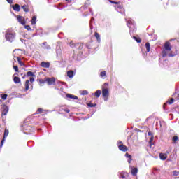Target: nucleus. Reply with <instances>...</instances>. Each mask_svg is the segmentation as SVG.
<instances>
[{"label": "nucleus", "instance_id": "nucleus-1", "mask_svg": "<svg viewBox=\"0 0 179 179\" xmlns=\"http://www.w3.org/2000/svg\"><path fill=\"white\" fill-rule=\"evenodd\" d=\"M16 38V33L12 31L10 29H7L5 34V38L8 43H13L15 38Z\"/></svg>", "mask_w": 179, "mask_h": 179}, {"label": "nucleus", "instance_id": "nucleus-2", "mask_svg": "<svg viewBox=\"0 0 179 179\" xmlns=\"http://www.w3.org/2000/svg\"><path fill=\"white\" fill-rule=\"evenodd\" d=\"M127 26L130 29V34H132L134 31H136V26L135 25V22L132 20H127Z\"/></svg>", "mask_w": 179, "mask_h": 179}, {"label": "nucleus", "instance_id": "nucleus-3", "mask_svg": "<svg viewBox=\"0 0 179 179\" xmlns=\"http://www.w3.org/2000/svg\"><path fill=\"white\" fill-rule=\"evenodd\" d=\"M17 19L19 23H20V24H22V26H24V24H26V20H24V17L21 15H17Z\"/></svg>", "mask_w": 179, "mask_h": 179}, {"label": "nucleus", "instance_id": "nucleus-4", "mask_svg": "<svg viewBox=\"0 0 179 179\" xmlns=\"http://www.w3.org/2000/svg\"><path fill=\"white\" fill-rule=\"evenodd\" d=\"M45 82H47L48 85H54L55 83V78H47L45 79Z\"/></svg>", "mask_w": 179, "mask_h": 179}, {"label": "nucleus", "instance_id": "nucleus-5", "mask_svg": "<svg viewBox=\"0 0 179 179\" xmlns=\"http://www.w3.org/2000/svg\"><path fill=\"white\" fill-rule=\"evenodd\" d=\"M119 150H121V152H127L128 148L124 145V144H120L118 145Z\"/></svg>", "mask_w": 179, "mask_h": 179}, {"label": "nucleus", "instance_id": "nucleus-6", "mask_svg": "<svg viewBox=\"0 0 179 179\" xmlns=\"http://www.w3.org/2000/svg\"><path fill=\"white\" fill-rule=\"evenodd\" d=\"M9 113V108L7 106H5L2 108V115H6Z\"/></svg>", "mask_w": 179, "mask_h": 179}, {"label": "nucleus", "instance_id": "nucleus-7", "mask_svg": "<svg viewBox=\"0 0 179 179\" xmlns=\"http://www.w3.org/2000/svg\"><path fill=\"white\" fill-rule=\"evenodd\" d=\"M164 50L166 51H171V46H170V43L166 42L164 45Z\"/></svg>", "mask_w": 179, "mask_h": 179}, {"label": "nucleus", "instance_id": "nucleus-8", "mask_svg": "<svg viewBox=\"0 0 179 179\" xmlns=\"http://www.w3.org/2000/svg\"><path fill=\"white\" fill-rule=\"evenodd\" d=\"M131 173L132 176H136L138 174V168L131 166Z\"/></svg>", "mask_w": 179, "mask_h": 179}, {"label": "nucleus", "instance_id": "nucleus-9", "mask_svg": "<svg viewBox=\"0 0 179 179\" xmlns=\"http://www.w3.org/2000/svg\"><path fill=\"white\" fill-rule=\"evenodd\" d=\"M42 48H43V50H51V46L47 45V42H43L42 43Z\"/></svg>", "mask_w": 179, "mask_h": 179}, {"label": "nucleus", "instance_id": "nucleus-10", "mask_svg": "<svg viewBox=\"0 0 179 179\" xmlns=\"http://www.w3.org/2000/svg\"><path fill=\"white\" fill-rule=\"evenodd\" d=\"M117 11L119 12V13H121V15H125V10L121 7V6H119L117 8Z\"/></svg>", "mask_w": 179, "mask_h": 179}, {"label": "nucleus", "instance_id": "nucleus-11", "mask_svg": "<svg viewBox=\"0 0 179 179\" xmlns=\"http://www.w3.org/2000/svg\"><path fill=\"white\" fill-rule=\"evenodd\" d=\"M41 66L42 68H50V62H42L41 63Z\"/></svg>", "mask_w": 179, "mask_h": 179}, {"label": "nucleus", "instance_id": "nucleus-12", "mask_svg": "<svg viewBox=\"0 0 179 179\" xmlns=\"http://www.w3.org/2000/svg\"><path fill=\"white\" fill-rule=\"evenodd\" d=\"M66 97H67V99H72L73 100H78V99L77 96L69 94H66Z\"/></svg>", "mask_w": 179, "mask_h": 179}, {"label": "nucleus", "instance_id": "nucleus-13", "mask_svg": "<svg viewBox=\"0 0 179 179\" xmlns=\"http://www.w3.org/2000/svg\"><path fill=\"white\" fill-rule=\"evenodd\" d=\"M102 96L103 97H107V96H108V90H107V88L102 90Z\"/></svg>", "mask_w": 179, "mask_h": 179}, {"label": "nucleus", "instance_id": "nucleus-14", "mask_svg": "<svg viewBox=\"0 0 179 179\" xmlns=\"http://www.w3.org/2000/svg\"><path fill=\"white\" fill-rule=\"evenodd\" d=\"M40 113H51V110H43V108H38L37 110L36 114H40Z\"/></svg>", "mask_w": 179, "mask_h": 179}, {"label": "nucleus", "instance_id": "nucleus-15", "mask_svg": "<svg viewBox=\"0 0 179 179\" xmlns=\"http://www.w3.org/2000/svg\"><path fill=\"white\" fill-rule=\"evenodd\" d=\"M13 9L15 12H20V6L19 4H15L13 6Z\"/></svg>", "mask_w": 179, "mask_h": 179}, {"label": "nucleus", "instance_id": "nucleus-16", "mask_svg": "<svg viewBox=\"0 0 179 179\" xmlns=\"http://www.w3.org/2000/svg\"><path fill=\"white\" fill-rule=\"evenodd\" d=\"M173 103H174V98H171L169 101L164 104V110H166V106H167V104H173Z\"/></svg>", "mask_w": 179, "mask_h": 179}, {"label": "nucleus", "instance_id": "nucleus-17", "mask_svg": "<svg viewBox=\"0 0 179 179\" xmlns=\"http://www.w3.org/2000/svg\"><path fill=\"white\" fill-rule=\"evenodd\" d=\"M159 159H161V160H166V159H167V154L160 153L159 154Z\"/></svg>", "mask_w": 179, "mask_h": 179}, {"label": "nucleus", "instance_id": "nucleus-18", "mask_svg": "<svg viewBox=\"0 0 179 179\" xmlns=\"http://www.w3.org/2000/svg\"><path fill=\"white\" fill-rule=\"evenodd\" d=\"M67 76L69 78H73V76H75V73H73V71L70 70L67 71Z\"/></svg>", "mask_w": 179, "mask_h": 179}, {"label": "nucleus", "instance_id": "nucleus-19", "mask_svg": "<svg viewBox=\"0 0 179 179\" xmlns=\"http://www.w3.org/2000/svg\"><path fill=\"white\" fill-rule=\"evenodd\" d=\"M94 37H96L98 43H100L101 41V38H100V34L98 32L94 33Z\"/></svg>", "mask_w": 179, "mask_h": 179}, {"label": "nucleus", "instance_id": "nucleus-20", "mask_svg": "<svg viewBox=\"0 0 179 179\" xmlns=\"http://www.w3.org/2000/svg\"><path fill=\"white\" fill-rule=\"evenodd\" d=\"M128 177V173H120V176L119 177L120 179H127Z\"/></svg>", "mask_w": 179, "mask_h": 179}, {"label": "nucleus", "instance_id": "nucleus-21", "mask_svg": "<svg viewBox=\"0 0 179 179\" xmlns=\"http://www.w3.org/2000/svg\"><path fill=\"white\" fill-rule=\"evenodd\" d=\"M125 157L128 159V163H131L132 162V157L131 156V155L128 154V152L125 154Z\"/></svg>", "mask_w": 179, "mask_h": 179}, {"label": "nucleus", "instance_id": "nucleus-22", "mask_svg": "<svg viewBox=\"0 0 179 179\" xmlns=\"http://www.w3.org/2000/svg\"><path fill=\"white\" fill-rule=\"evenodd\" d=\"M172 141H173V145H176V143H177V142H178V136H173L172 138Z\"/></svg>", "mask_w": 179, "mask_h": 179}, {"label": "nucleus", "instance_id": "nucleus-23", "mask_svg": "<svg viewBox=\"0 0 179 179\" xmlns=\"http://www.w3.org/2000/svg\"><path fill=\"white\" fill-rule=\"evenodd\" d=\"M37 20V17L36 16H33L31 20V23L32 24V26H34V24H36V21Z\"/></svg>", "mask_w": 179, "mask_h": 179}, {"label": "nucleus", "instance_id": "nucleus-24", "mask_svg": "<svg viewBox=\"0 0 179 179\" xmlns=\"http://www.w3.org/2000/svg\"><path fill=\"white\" fill-rule=\"evenodd\" d=\"M22 129L24 131H29V129H30V126L24 124H22Z\"/></svg>", "mask_w": 179, "mask_h": 179}, {"label": "nucleus", "instance_id": "nucleus-25", "mask_svg": "<svg viewBox=\"0 0 179 179\" xmlns=\"http://www.w3.org/2000/svg\"><path fill=\"white\" fill-rule=\"evenodd\" d=\"M145 48H146L147 52H149L150 51V43H149V42H147L145 43Z\"/></svg>", "mask_w": 179, "mask_h": 179}, {"label": "nucleus", "instance_id": "nucleus-26", "mask_svg": "<svg viewBox=\"0 0 179 179\" xmlns=\"http://www.w3.org/2000/svg\"><path fill=\"white\" fill-rule=\"evenodd\" d=\"M17 60L18 62L19 65H20V66H24V63L22 62V59H20V57H17Z\"/></svg>", "mask_w": 179, "mask_h": 179}, {"label": "nucleus", "instance_id": "nucleus-27", "mask_svg": "<svg viewBox=\"0 0 179 179\" xmlns=\"http://www.w3.org/2000/svg\"><path fill=\"white\" fill-rule=\"evenodd\" d=\"M14 83H20V78L17 76L14 77L13 78Z\"/></svg>", "mask_w": 179, "mask_h": 179}, {"label": "nucleus", "instance_id": "nucleus-28", "mask_svg": "<svg viewBox=\"0 0 179 179\" xmlns=\"http://www.w3.org/2000/svg\"><path fill=\"white\" fill-rule=\"evenodd\" d=\"M8 135H9V130H8V129H6L4 131V134H3V137L5 139H6V138H8Z\"/></svg>", "mask_w": 179, "mask_h": 179}, {"label": "nucleus", "instance_id": "nucleus-29", "mask_svg": "<svg viewBox=\"0 0 179 179\" xmlns=\"http://www.w3.org/2000/svg\"><path fill=\"white\" fill-rule=\"evenodd\" d=\"M90 5V0H87L85 3L84 6L83 7L84 9H86V8H87V6H89Z\"/></svg>", "mask_w": 179, "mask_h": 179}, {"label": "nucleus", "instance_id": "nucleus-30", "mask_svg": "<svg viewBox=\"0 0 179 179\" xmlns=\"http://www.w3.org/2000/svg\"><path fill=\"white\" fill-rule=\"evenodd\" d=\"M29 80H27L25 82V92H27V90H29Z\"/></svg>", "mask_w": 179, "mask_h": 179}, {"label": "nucleus", "instance_id": "nucleus-31", "mask_svg": "<svg viewBox=\"0 0 179 179\" xmlns=\"http://www.w3.org/2000/svg\"><path fill=\"white\" fill-rule=\"evenodd\" d=\"M101 94V90H98L96 91V92H95L96 97H97V98L100 97Z\"/></svg>", "mask_w": 179, "mask_h": 179}, {"label": "nucleus", "instance_id": "nucleus-32", "mask_svg": "<svg viewBox=\"0 0 179 179\" xmlns=\"http://www.w3.org/2000/svg\"><path fill=\"white\" fill-rule=\"evenodd\" d=\"M107 75V72L106 71H101L100 73V76L101 78H102L103 79H104V76H106Z\"/></svg>", "mask_w": 179, "mask_h": 179}, {"label": "nucleus", "instance_id": "nucleus-33", "mask_svg": "<svg viewBox=\"0 0 179 179\" xmlns=\"http://www.w3.org/2000/svg\"><path fill=\"white\" fill-rule=\"evenodd\" d=\"M24 12H29V8L27 7V5H24L22 6Z\"/></svg>", "mask_w": 179, "mask_h": 179}, {"label": "nucleus", "instance_id": "nucleus-34", "mask_svg": "<svg viewBox=\"0 0 179 179\" xmlns=\"http://www.w3.org/2000/svg\"><path fill=\"white\" fill-rule=\"evenodd\" d=\"M93 22H94V17L91 18V20L90 22V26L91 30H92V29H93Z\"/></svg>", "mask_w": 179, "mask_h": 179}, {"label": "nucleus", "instance_id": "nucleus-35", "mask_svg": "<svg viewBox=\"0 0 179 179\" xmlns=\"http://www.w3.org/2000/svg\"><path fill=\"white\" fill-rule=\"evenodd\" d=\"M167 51H169V50H166L164 49L162 50V57L164 58L166 57L168 55Z\"/></svg>", "mask_w": 179, "mask_h": 179}, {"label": "nucleus", "instance_id": "nucleus-36", "mask_svg": "<svg viewBox=\"0 0 179 179\" xmlns=\"http://www.w3.org/2000/svg\"><path fill=\"white\" fill-rule=\"evenodd\" d=\"M133 38H134V40H135L136 41V43H141V41H142L141 40V38H139V37L133 36Z\"/></svg>", "mask_w": 179, "mask_h": 179}, {"label": "nucleus", "instance_id": "nucleus-37", "mask_svg": "<svg viewBox=\"0 0 179 179\" xmlns=\"http://www.w3.org/2000/svg\"><path fill=\"white\" fill-rule=\"evenodd\" d=\"M81 94L83 96H87V94H89V91H87V90H83L82 92H81Z\"/></svg>", "mask_w": 179, "mask_h": 179}, {"label": "nucleus", "instance_id": "nucleus-38", "mask_svg": "<svg viewBox=\"0 0 179 179\" xmlns=\"http://www.w3.org/2000/svg\"><path fill=\"white\" fill-rule=\"evenodd\" d=\"M69 45L71 47V48H75V47H76V45L73 43V41H72L69 43Z\"/></svg>", "mask_w": 179, "mask_h": 179}, {"label": "nucleus", "instance_id": "nucleus-39", "mask_svg": "<svg viewBox=\"0 0 179 179\" xmlns=\"http://www.w3.org/2000/svg\"><path fill=\"white\" fill-rule=\"evenodd\" d=\"M27 76H36L32 71H28L27 73Z\"/></svg>", "mask_w": 179, "mask_h": 179}, {"label": "nucleus", "instance_id": "nucleus-40", "mask_svg": "<svg viewBox=\"0 0 179 179\" xmlns=\"http://www.w3.org/2000/svg\"><path fill=\"white\" fill-rule=\"evenodd\" d=\"M7 97H8V94H1V99L3 100H6Z\"/></svg>", "mask_w": 179, "mask_h": 179}, {"label": "nucleus", "instance_id": "nucleus-41", "mask_svg": "<svg viewBox=\"0 0 179 179\" xmlns=\"http://www.w3.org/2000/svg\"><path fill=\"white\" fill-rule=\"evenodd\" d=\"M87 106H88V107H96V106H97V104L89 103H87Z\"/></svg>", "mask_w": 179, "mask_h": 179}, {"label": "nucleus", "instance_id": "nucleus-42", "mask_svg": "<svg viewBox=\"0 0 179 179\" xmlns=\"http://www.w3.org/2000/svg\"><path fill=\"white\" fill-rule=\"evenodd\" d=\"M6 138H3L1 142L0 148H2L3 146V143H5V141Z\"/></svg>", "mask_w": 179, "mask_h": 179}, {"label": "nucleus", "instance_id": "nucleus-43", "mask_svg": "<svg viewBox=\"0 0 179 179\" xmlns=\"http://www.w3.org/2000/svg\"><path fill=\"white\" fill-rule=\"evenodd\" d=\"M173 176H179V171H173Z\"/></svg>", "mask_w": 179, "mask_h": 179}, {"label": "nucleus", "instance_id": "nucleus-44", "mask_svg": "<svg viewBox=\"0 0 179 179\" xmlns=\"http://www.w3.org/2000/svg\"><path fill=\"white\" fill-rule=\"evenodd\" d=\"M13 69L15 72H19V67L17 66H13Z\"/></svg>", "mask_w": 179, "mask_h": 179}, {"label": "nucleus", "instance_id": "nucleus-45", "mask_svg": "<svg viewBox=\"0 0 179 179\" xmlns=\"http://www.w3.org/2000/svg\"><path fill=\"white\" fill-rule=\"evenodd\" d=\"M173 96L176 100H179V94H174Z\"/></svg>", "mask_w": 179, "mask_h": 179}, {"label": "nucleus", "instance_id": "nucleus-46", "mask_svg": "<svg viewBox=\"0 0 179 179\" xmlns=\"http://www.w3.org/2000/svg\"><path fill=\"white\" fill-rule=\"evenodd\" d=\"M24 28H25L27 30H29V31L31 30V28L30 27V25H25V26H24Z\"/></svg>", "mask_w": 179, "mask_h": 179}, {"label": "nucleus", "instance_id": "nucleus-47", "mask_svg": "<svg viewBox=\"0 0 179 179\" xmlns=\"http://www.w3.org/2000/svg\"><path fill=\"white\" fill-rule=\"evenodd\" d=\"M171 152V148H169L168 150H166V153H164L165 155H170V153Z\"/></svg>", "mask_w": 179, "mask_h": 179}, {"label": "nucleus", "instance_id": "nucleus-48", "mask_svg": "<svg viewBox=\"0 0 179 179\" xmlns=\"http://www.w3.org/2000/svg\"><path fill=\"white\" fill-rule=\"evenodd\" d=\"M109 2H110V3H114L115 5H118V2L114 1L113 0H109Z\"/></svg>", "mask_w": 179, "mask_h": 179}, {"label": "nucleus", "instance_id": "nucleus-49", "mask_svg": "<svg viewBox=\"0 0 179 179\" xmlns=\"http://www.w3.org/2000/svg\"><path fill=\"white\" fill-rule=\"evenodd\" d=\"M29 82H31V83H33V82H34V78L31 77V78H29Z\"/></svg>", "mask_w": 179, "mask_h": 179}, {"label": "nucleus", "instance_id": "nucleus-50", "mask_svg": "<svg viewBox=\"0 0 179 179\" xmlns=\"http://www.w3.org/2000/svg\"><path fill=\"white\" fill-rule=\"evenodd\" d=\"M153 139H154V136H152L151 137H150V143H152V142H153Z\"/></svg>", "mask_w": 179, "mask_h": 179}, {"label": "nucleus", "instance_id": "nucleus-51", "mask_svg": "<svg viewBox=\"0 0 179 179\" xmlns=\"http://www.w3.org/2000/svg\"><path fill=\"white\" fill-rule=\"evenodd\" d=\"M148 135L149 136H153V134L152 133V131H148Z\"/></svg>", "mask_w": 179, "mask_h": 179}, {"label": "nucleus", "instance_id": "nucleus-52", "mask_svg": "<svg viewBox=\"0 0 179 179\" xmlns=\"http://www.w3.org/2000/svg\"><path fill=\"white\" fill-rule=\"evenodd\" d=\"M7 2H8V3H10V5H12L13 3L12 0H7Z\"/></svg>", "mask_w": 179, "mask_h": 179}, {"label": "nucleus", "instance_id": "nucleus-53", "mask_svg": "<svg viewBox=\"0 0 179 179\" xmlns=\"http://www.w3.org/2000/svg\"><path fill=\"white\" fill-rule=\"evenodd\" d=\"M65 113H70L71 110H69V108H66L64 109Z\"/></svg>", "mask_w": 179, "mask_h": 179}, {"label": "nucleus", "instance_id": "nucleus-54", "mask_svg": "<svg viewBox=\"0 0 179 179\" xmlns=\"http://www.w3.org/2000/svg\"><path fill=\"white\" fill-rule=\"evenodd\" d=\"M117 145H118V146H119V145H122V141H117Z\"/></svg>", "mask_w": 179, "mask_h": 179}, {"label": "nucleus", "instance_id": "nucleus-55", "mask_svg": "<svg viewBox=\"0 0 179 179\" xmlns=\"http://www.w3.org/2000/svg\"><path fill=\"white\" fill-rule=\"evenodd\" d=\"M168 56H169V57H174V55H173V54H169Z\"/></svg>", "mask_w": 179, "mask_h": 179}, {"label": "nucleus", "instance_id": "nucleus-56", "mask_svg": "<svg viewBox=\"0 0 179 179\" xmlns=\"http://www.w3.org/2000/svg\"><path fill=\"white\" fill-rule=\"evenodd\" d=\"M57 9H59L60 10L64 9V7H57Z\"/></svg>", "mask_w": 179, "mask_h": 179}, {"label": "nucleus", "instance_id": "nucleus-57", "mask_svg": "<svg viewBox=\"0 0 179 179\" xmlns=\"http://www.w3.org/2000/svg\"><path fill=\"white\" fill-rule=\"evenodd\" d=\"M20 41L22 42V43H24V41H26L24 39H20Z\"/></svg>", "mask_w": 179, "mask_h": 179}, {"label": "nucleus", "instance_id": "nucleus-58", "mask_svg": "<svg viewBox=\"0 0 179 179\" xmlns=\"http://www.w3.org/2000/svg\"><path fill=\"white\" fill-rule=\"evenodd\" d=\"M82 47H83V45L81 44L79 48H82Z\"/></svg>", "mask_w": 179, "mask_h": 179}, {"label": "nucleus", "instance_id": "nucleus-59", "mask_svg": "<svg viewBox=\"0 0 179 179\" xmlns=\"http://www.w3.org/2000/svg\"><path fill=\"white\" fill-rule=\"evenodd\" d=\"M104 101H107V98L105 97Z\"/></svg>", "mask_w": 179, "mask_h": 179}, {"label": "nucleus", "instance_id": "nucleus-60", "mask_svg": "<svg viewBox=\"0 0 179 179\" xmlns=\"http://www.w3.org/2000/svg\"><path fill=\"white\" fill-rule=\"evenodd\" d=\"M87 118H90V115H87Z\"/></svg>", "mask_w": 179, "mask_h": 179}, {"label": "nucleus", "instance_id": "nucleus-61", "mask_svg": "<svg viewBox=\"0 0 179 179\" xmlns=\"http://www.w3.org/2000/svg\"><path fill=\"white\" fill-rule=\"evenodd\" d=\"M90 12L92 13V9L90 8Z\"/></svg>", "mask_w": 179, "mask_h": 179}, {"label": "nucleus", "instance_id": "nucleus-62", "mask_svg": "<svg viewBox=\"0 0 179 179\" xmlns=\"http://www.w3.org/2000/svg\"><path fill=\"white\" fill-rule=\"evenodd\" d=\"M22 79H24V76L22 77Z\"/></svg>", "mask_w": 179, "mask_h": 179}, {"label": "nucleus", "instance_id": "nucleus-63", "mask_svg": "<svg viewBox=\"0 0 179 179\" xmlns=\"http://www.w3.org/2000/svg\"><path fill=\"white\" fill-rule=\"evenodd\" d=\"M85 16H87V15H85Z\"/></svg>", "mask_w": 179, "mask_h": 179}, {"label": "nucleus", "instance_id": "nucleus-64", "mask_svg": "<svg viewBox=\"0 0 179 179\" xmlns=\"http://www.w3.org/2000/svg\"><path fill=\"white\" fill-rule=\"evenodd\" d=\"M159 64H160V59H159Z\"/></svg>", "mask_w": 179, "mask_h": 179}]
</instances>
